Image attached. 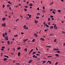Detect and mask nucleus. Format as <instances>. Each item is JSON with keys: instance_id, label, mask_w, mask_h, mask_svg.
Masks as SVG:
<instances>
[{"instance_id": "obj_36", "label": "nucleus", "mask_w": 65, "mask_h": 65, "mask_svg": "<svg viewBox=\"0 0 65 65\" xmlns=\"http://www.w3.org/2000/svg\"><path fill=\"white\" fill-rule=\"evenodd\" d=\"M54 35V34H52L50 35V36H52Z\"/></svg>"}, {"instance_id": "obj_50", "label": "nucleus", "mask_w": 65, "mask_h": 65, "mask_svg": "<svg viewBox=\"0 0 65 65\" xmlns=\"http://www.w3.org/2000/svg\"><path fill=\"white\" fill-rule=\"evenodd\" d=\"M46 62L45 61H43V63H45Z\"/></svg>"}, {"instance_id": "obj_1", "label": "nucleus", "mask_w": 65, "mask_h": 65, "mask_svg": "<svg viewBox=\"0 0 65 65\" xmlns=\"http://www.w3.org/2000/svg\"><path fill=\"white\" fill-rule=\"evenodd\" d=\"M2 26H3V27H5L6 26L5 23H3L2 24Z\"/></svg>"}, {"instance_id": "obj_15", "label": "nucleus", "mask_w": 65, "mask_h": 65, "mask_svg": "<svg viewBox=\"0 0 65 65\" xmlns=\"http://www.w3.org/2000/svg\"><path fill=\"white\" fill-rule=\"evenodd\" d=\"M34 35H35V37H37V34L35 33Z\"/></svg>"}, {"instance_id": "obj_30", "label": "nucleus", "mask_w": 65, "mask_h": 65, "mask_svg": "<svg viewBox=\"0 0 65 65\" xmlns=\"http://www.w3.org/2000/svg\"><path fill=\"white\" fill-rule=\"evenodd\" d=\"M40 55L39 54H36V56H40Z\"/></svg>"}, {"instance_id": "obj_14", "label": "nucleus", "mask_w": 65, "mask_h": 65, "mask_svg": "<svg viewBox=\"0 0 65 65\" xmlns=\"http://www.w3.org/2000/svg\"><path fill=\"white\" fill-rule=\"evenodd\" d=\"M20 54H21V52H19L18 53V56H20Z\"/></svg>"}, {"instance_id": "obj_25", "label": "nucleus", "mask_w": 65, "mask_h": 65, "mask_svg": "<svg viewBox=\"0 0 65 65\" xmlns=\"http://www.w3.org/2000/svg\"><path fill=\"white\" fill-rule=\"evenodd\" d=\"M5 36H6V35H7V33L6 32H5Z\"/></svg>"}, {"instance_id": "obj_35", "label": "nucleus", "mask_w": 65, "mask_h": 65, "mask_svg": "<svg viewBox=\"0 0 65 65\" xmlns=\"http://www.w3.org/2000/svg\"><path fill=\"white\" fill-rule=\"evenodd\" d=\"M10 6V5H7V7H9Z\"/></svg>"}, {"instance_id": "obj_55", "label": "nucleus", "mask_w": 65, "mask_h": 65, "mask_svg": "<svg viewBox=\"0 0 65 65\" xmlns=\"http://www.w3.org/2000/svg\"><path fill=\"white\" fill-rule=\"evenodd\" d=\"M38 53H39V54H40V53H40V52L39 51H38Z\"/></svg>"}, {"instance_id": "obj_48", "label": "nucleus", "mask_w": 65, "mask_h": 65, "mask_svg": "<svg viewBox=\"0 0 65 65\" xmlns=\"http://www.w3.org/2000/svg\"><path fill=\"white\" fill-rule=\"evenodd\" d=\"M54 17V16H50V17L51 18H53Z\"/></svg>"}, {"instance_id": "obj_58", "label": "nucleus", "mask_w": 65, "mask_h": 65, "mask_svg": "<svg viewBox=\"0 0 65 65\" xmlns=\"http://www.w3.org/2000/svg\"><path fill=\"white\" fill-rule=\"evenodd\" d=\"M1 51H4V49L2 48L1 49Z\"/></svg>"}, {"instance_id": "obj_39", "label": "nucleus", "mask_w": 65, "mask_h": 65, "mask_svg": "<svg viewBox=\"0 0 65 65\" xmlns=\"http://www.w3.org/2000/svg\"><path fill=\"white\" fill-rule=\"evenodd\" d=\"M46 47H51V46H46Z\"/></svg>"}, {"instance_id": "obj_53", "label": "nucleus", "mask_w": 65, "mask_h": 65, "mask_svg": "<svg viewBox=\"0 0 65 65\" xmlns=\"http://www.w3.org/2000/svg\"><path fill=\"white\" fill-rule=\"evenodd\" d=\"M36 19H39V17H36Z\"/></svg>"}, {"instance_id": "obj_12", "label": "nucleus", "mask_w": 65, "mask_h": 65, "mask_svg": "<svg viewBox=\"0 0 65 65\" xmlns=\"http://www.w3.org/2000/svg\"><path fill=\"white\" fill-rule=\"evenodd\" d=\"M4 61H6L7 60V58H4Z\"/></svg>"}, {"instance_id": "obj_41", "label": "nucleus", "mask_w": 65, "mask_h": 65, "mask_svg": "<svg viewBox=\"0 0 65 65\" xmlns=\"http://www.w3.org/2000/svg\"><path fill=\"white\" fill-rule=\"evenodd\" d=\"M58 62H56L55 63V65H57V64H58Z\"/></svg>"}, {"instance_id": "obj_47", "label": "nucleus", "mask_w": 65, "mask_h": 65, "mask_svg": "<svg viewBox=\"0 0 65 65\" xmlns=\"http://www.w3.org/2000/svg\"><path fill=\"white\" fill-rule=\"evenodd\" d=\"M35 55H34L33 56V58H35Z\"/></svg>"}, {"instance_id": "obj_57", "label": "nucleus", "mask_w": 65, "mask_h": 65, "mask_svg": "<svg viewBox=\"0 0 65 65\" xmlns=\"http://www.w3.org/2000/svg\"><path fill=\"white\" fill-rule=\"evenodd\" d=\"M40 15V14L39 13H38L37 14V15Z\"/></svg>"}, {"instance_id": "obj_21", "label": "nucleus", "mask_w": 65, "mask_h": 65, "mask_svg": "<svg viewBox=\"0 0 65 65\" xmlns=\"http://www.w3.org/2000/svg\"><path fill=\"white\" fill-rule=\"evenodd\" d=\"M50 28L51 29H53V26H52Z\"/></svg>"}, {"instance_id": "obj_51", "label": "nucleus", "mask_w": 65, "mask_h": 65, "mask_svg": "<svg viewBox=\"0 0 65 65\" xmlns=\"http://www.w3.org/2000/svg\"><path fill=\"white\" fill-rule=\"evenodd\" d=\"M18 36V35H16L14 36V37H17Z\"/></svg>"}, {"instance_id": "obj_32", "label": "nucleus", "mask_w": 65, "mask_h": 65, "mask_svg": "<svg viewBox=\"0 0 65 65\" xmlns=\"http://www.w3.org/2000/svg\"><path fill=\"white\" fill-rule=\"evenodd\" d=\"M56 40H57V39H54V42H55L56 41Z\"/></svg>"}, {"instance_id": "obj_10", "label": "nucleus", "mask_w": 65, "mask_h": 65, "mask_svg": "<svg viewBox=\"0 0 65 65\" xmlns=\"http://www.w3.org/2000/svg\"><path fill=\"white\" fill-rule=\"evenodd\" d=\"M33 49H32L31 50V51H30L29 53V54H30V53H31V52H32V51H33Z\"/></svg>"}, {"instance_id": "obj_27", "label": "nucleus", "mask_w": 65, "mask_h": 65, "mask_svg": "<svg viewBox=\"0 0 65 65\" xmlns=\"http://www.w3.org/2000/svg\"><path fill=\"white\" fill-rule=\"evenodd\" d=\"M24 29H28V27H26L24 28Z\"/></svg>"}, {"instance_id": "obj_38", "label": "nucleus", "mask_w": 65, "mask_h": 65, "mask_svg": "<svg viewBox=\"0 0 65 65\" xmlns=\"http://www.w3.org/2000/svg\"><path fill=\"white\" fill-rule=\"evenodd\" d=\"M3 53H1V56H3Z\"/></svg>"}, {"instance_id": "obj_23", "label": "nucleus", "mask_w": 65, "mask_h": 65, "mask_svg": "<svg viewBox=\"0 0 65 65\" xmlns=\"http://www.w3.org/2000/svg\"><path fill=\"white\" fill-rule=\"evenodd\" d=\"M52 57V56H51V55H50V56H48V58H50V57Z\"/></svg>"}, {"instance_id": "obj_29", "label": "nucleus", "mask_w": 65, "mask_h": 65, "mask_svg": "<svg viewBox=\"0 0 65 65\" xmlns=\"http://www.w3.org/2000/svg\"><path fill=\"white\" fill-rule=\"evenodd\" d=\"M51 20V19L50 18H48V21H50Z\"/></svg>"}, {"instance_id": "obj_8", "label": "nucleus", "mask_w": 65, "mask_h": 65, "mask_svg": "<svg viewBox=\"0 0 65 65\" xmlns=\"http://www.w3.org/2000/svg\"><path fill=\"white\" fill-rule=\"evenodd\" d=\"M40 40H41L42 41H44V40H45V39H44L40 38Z\"/></svg>"}, {"instance_id": "obj_45", "label": "nucleus", "mask_w": 65, "mask_h": 65, "mask_svg": "<svg viewBox=\"0 0 65 65\" xmlns=\"http://www.w3.org/2000/svg\"><path fill=\"white\" fill-rule=\"evenodd\" d=\"M53 13H54V14H55V13H56L54 11H53Z\"/></svg>"}, {"instance_id": "obj_62", "label": "nucleus", "mask_w": 65, "mask_h": 65, "mask_svg": "<svg viewBox=\"0 0 65 65\" xmlns=\"http://www.w3.org/2000/svg\"><path fill=\"white\" fill-rule=\"evenodd\" d=\"M26 19L27 20H29V17H27Z\"/></svg>"}, {"instance_id": "obj_11", "label": "nucleus", "mask_w": 65, "mask_h": 65, "mask_svg": "<svg viewBox=\"0 0 65 65\" xmlns=\"http://www.w3.org/2000/svg\"><path fill=\"white\" fill-rule=\"evenodd\" d=\"M4 57H6L7 58H9V57L7 55H4Z\"/></svg>"}, {"instance_id": "obj_2", "label": "nucleus", "mask_w": 65, "mask_h": 65, "mask_svg": "<svg viewBox=\"0 0 65 65\" xmlns=\"http://www.w3.org/2000/svg\"><path fill=\"white\" fill-rule=\"evenodd\" d=\"M28 40V39H27L26 40L24 39L23 41V42L24 43H25V42H26V41H27V40Z\"/></svg>"}, {"instance_id": "obj_42", "label": "nucleus", "mask_w": 65, "mask_h": 65, "mask_svg": "<svg viewBox=\"0 0 65 65\" xmlns=\"http://www.w3.org/2000/svg\"><path fill=\"white\" fill-rule=\"evenodd\" d=\"M58 28V27L57 26H56V27L55 28V29H57V28Z\"/></svg>"}, {"instance_id": "obj_37", "label": "nucleus", "mask_w": 65, "mask_h": 65, "mask_svg": "<svg viewBox=\"0 0 65 65\" xmlns=\"http://www.w3.org/2000/svg\"><path fill=\"white\" fill-rule=\"evenodd\" d=\"M53 3H53V2H52L51 4H50V5H52L53 4Z\"/></svg>"}, {"instance_id": "obj_59", "label": "nucleus", "mask_w": 65, "mask_h": 65, "mask_svg": "<svg viewBox=\"0 0 65 65\" xmlns=\"http://www.w3.org/2000/svg\"><path fill=\"white\" fill-rule=\"evenodd\" d=\"M31 15H30L29 16V18H31Z\"/></svg>"}, {"instance_id": "obj_52", "label": "nucleus", "mask_w": 65, "mask_h": 65, "mask_svg": "<svg viewBox=\"0 0 65 65\" xmlns=\"http://www.w3.org/2000/svg\"><path fill=\"white\" fill-rule=\"evenodd\" d=\"M19 19H18L16 20V22H17V21H19Z\"/></svg>"}, {"instance_id": "obj_56", "label": "nucleus", "mask_w": 65, "mask_h": 65, "mask_svg": "<svg viewBox=\"0 0 65 65\" xmlns=\"http://www.w3.org/2000/svg\"><path fill=\"white\" fill-rule=\"evenodd\" d=\"M36 50H37V51H38V48H37V47H36Z\"/></svg>"}, {"instance_id": "obj_44", "label": "nucleus", "mask_w": 65, "mask_h": 65, "mask_svg": "<svg viewBox=\"0 0 65 65\" xmlns=\"http://www.w3.org/2000/svg\"><path fill=\"white\" fill-rule=\"evenodd\" d=\"M26 25H25L24 26H23V27H24V28H26Z\"/></svg>"}, {"instance_id": "obj_4", "label": "nucleus", "mask_w": 65, "mask_h": 65, "mask_svg": "<svg viewBox=\"0 0 65 65\" xmlns=\"http://www.w3.org/2000/svg\"><path fill=\"white\" fill-rule=\"evenodd\" d=\"M53 50H54V51H58L59 50V48H57V49H56L55 48L53 49Z\"/></svg>"}, {"instance_id": "obj_54", "label": "nucleus", "mask_w": 65, "mask_h": 65, "mask_svg": "<svg viewBox=\"0 0 65 65\" xmlns=\"http://www.w3.org/2000/svg\"><path fill=\"white\" fill-rule=\"evenodd\" d=\"M4 7H5V6L4 5H3V8H4Z\"/></svg>"}, {"instance_id": "obj_9", "label": "nucleus", "mask_w": 65, "mask_h": 65, "mask_svg": "<svg viewBox=\"0 0 65 65\" xmlns=\"http://www.w3.org/2000/svg\"><path fill=\"white\" fill-rule=\"evenodd\" d=\"M5 19H6V18H5L3 17L2 18V20L3 21H4V20H5Z\"/></svg>"}, {"instance_id": "obj_60", "label": "nucleus", "mask_w": 65, "mask_h": 65, "mask_svg": "<svg viewBox=\"0 0 65 65\" xmlns=\"http://www.w3.org/2000/svg\"><path fill=\"white\" fill-rule=\"evenodd\" d=\"M50 23H51V22H49V23L48 24V25H50Z\"/></svg>"}, {"instance_id": "obj_18", "label": "nucleus", "mask_w": 65, "mask_h": 65, "mask_svg": "<svg viewBox=\"0 0 65 65\" xmlns=\"http://www.w3.org/2000/svg\"><path fill=\"white\" fill-rule=\"evenodd\" d=\"M10 41H8L7 43L8 44H10Z\"/></svg>"}, {"instance_id": "obj_19", "label": "nucleus", "mask_w": 65, "mask_h": 65, "mask_svg": "<svg viewBox=\"0 0 65 65\" xmlns=\"http://www.w3.org/2000/svg\"><path fill=\"white\" fill-rule=\"evenodd\" d=\"M24 50L25 51H26L27 52V48H26Z\"/></svg>"}, {"instance_id": "obj_26", "label": "nucleus", "mask_w": 65, "mask_h": 65, "mask_svg": "<svg viewBox=\"0 0 65 65\" xmlns=\"http://www.w3.org/2000/svg\"><path fill=\"white\" fill-rule=\"evenodd\" d=\"M8 3H9V4H11V3H10V2H8Z\"/></svg>"}, {"instance_id": "obj_16", "label": "nucleus", "mask_w": 65, "mask_h": 65, "mask_svg": "<svg viewBox=\"0 0 65 65\" xmlns=\"http://www.w3.org/2000/svg\"><path fill=\"white\" fill-rule=\"evenodd\" d=\"M55 56H57V57H59V54H55Z\"/></svg>"}, {"instance_id": "obj_3", "label": "nucleus", "mask_w": 65, "mask_h": 65, "mask_svg": "<svg viewBox=\"0 0 65 65\" xmlns=\"http://www.w3.org/2000/svg\"><path fill=\"white\" fill-rule=\"evenodd\" d=\"M5 39L7 40H8V36H6V37H5Z\"/></svg>"}, {"instance_id": "obj_31", "label": "nucleus", "mask_w": 65, "mask_h": 65, "mask_svg": "<svg viewBox=\"0 0 65 65\" xmlns=\"http://www.w3.org/2000/svg\"><path fill=\"white\" fill-rule=\"evenodd\" d=\"M61 11V10H58V12H59V13H60V12H60V11Z\"/></svg>"}, {"instance_id": "obj_5", "label": "nucleus", "mask_w": 65, "mask_h": 65, "mask_svg": "<svg viewBox=\"0 0 65 65\" xmlns=\"http://www.w3.org/2000/svg\"><path fill=\"white\" fill-rule=\"evenodd\" d=\"M33 61V60H30L28 61V63H31V62H32Z\"/></svg>"}, {"instance_id": "obj_28", "label": "nucleus", "mask_w": 65, "mask_h": 65, "mask_svg": "<svg viewBox=\"0 0 65 65\" xmlns=\"http://www.w3.org/2000/svg\"><path fill=\"white\" fill-rule=\"evenodd\" d=\"M33 6V5H32V4H30L29 5V6Z\"/></svg>"}, {"instance_id": "obj_7", "label": "nucleus", "mask_w": 65, "mask_h": 65, "mask_svg": "<svg viewBox=\"0 0 65 65\" xmlns=\"http://www.w3.org/2000/svg\"><path fill=\"white\" fill-rule=\"evenodd\" d=\"M56 52L57 53V54H59V53H60V51H56Z\"/></svg>"}, {"instance_id": "obj_49", "label": "nucleus", "mask_w": 65, "mask_h": 65, "mask_svg": "<svg viewBox=\"0 0 65 65\" xmlns=\"http://www.w3.org/2000/svg\"><path fill=\"white\" fill-rule=\"evenodd\" d=\"M45 22H43V25H45Z\"/></svg>"}, {"instance_id": "obj_46", "label": "nucleus", "mask_w": 65, "mask_h": 65, "mask_svg": "<svg viewBox=\"0 0 65 65\" xmlns=\"http://www.w3.org/2000/svg\"><path fill=\"white\" fill-rule=\"evenodd\" d=\"M62 33H63V34H65V32L62 31Z\"/></svg>"}, {"instance_id": "obj_63", "label": "nucleus", "mask_w": 65, "mask_h": 65, "mask_svg": "<svg viewBox=\"0 0 65 65\" xmlns=\"http://www.w3.org/2000/svg\"><path fill=\"white\" fill-rule=\"evenodd\" d=\"M46 26L47 27H48V25H46Z\"/></svg>"}, {"instance_id": "obj_22", "label": "nucleus", "mask_w": 65, "mask_h": 65, "mask_svg": "<svg viewBox=\"0 0 65 65\" xmlns=\"http://www.w3.org/2000/svg\"><path fill=\"white\" fill-rule=\"evenodd\" d=\"M56 27V24H55L54 26V28H55Z\"/></svg>"}, {"instance_id": "obj_24", "label": "nucleus", "mask_w": 65, "mask_h": 65, "mask_svg": "<svg viewBox=\"0 0 65 65\" xmlns=\"http://www.w3.org/2000/svg\"><path fill=\"white\" fill-rule=\"evenodd\" d=\"M35 41V39H33L32 40V42H34V41Z\"/></svg>"}, {"instance_id": "obj_13", "label": "nucleus", "mask_w": 65, "mask_h": 65, "mask_svg": "<svg viewBox=\"0 0 65 65\" xmlns=\"http://www.w3.org/2000/svg\"><path fill=\"white\" fill-rule=\"evenodd\" d=\"M35 22L36 24H37L38 23V21L36 20H35Z\"/></svg>"}, {"instance_id": "obj_43", "label": "nucleus", "mask_w": 65, "mask_h": 65, "mask_svg": "<svg viewBox=\"0 0 65 65\" xmlns=\"http://www.w3.org/2000/svg\"><path fill=\"white\" fill-rule=\"evenodd\" d=\"M16 64L17 65H20V63H16Z\"/></svg>"}, {"instance_id": "obj_40", "label": "nucleus", "mask_w": 65, "mask_h": 65, "mask_svg": "<svg viewBox=\"0 0 65 65\" xmlns=\"http://www.w3.org/2000/svg\"><path fill=\"white\" fill-rule=\"evenodd\" d=\"M3 37H5V34H3Z\"/></svg>"}, {"instance_id": "obj_17", "label": "nucleus", "mask_w": 65, "mask_h": 65, "mask_svg": "<svg viewBox=\"0 0 65 65\" xmlns=\"http://www.w3.org/2000/svg\"><path fill=\"white\" fill-rule=\"evenodd\" d=\"M36 52H33L32 55H34V54H36Z\"/></svg>"}, {"instance_id": "obj_34", "label": "nucleus", "mask_w": 65, "mask_h": 65, "mask_svg": "<svg viewBox=\"0 0 65 65\" xmlns=\"http://www.w3.org/2000/svg\"><path fill=\"white\" fill-rule=\"evenodd\" d=\"M44 8H45V7H44V6H43V9L44 10V9H44Z\"/></svg>"}, {"instance_id": "obj_33", "label": "nucleus", "mask_w": 65, "mask_h": 65, "mask_svg": "<svg viewBox=\"0 0 65 65\" xmlns=\"http://www.w3.org/2000/svg\"><path fill=\"white\" fill-rule=\"evenodd\" d=\"M24 10H25V11H27V9H26V8H25L24 9Z\"/></svg>"}, {"instance_id": "obj_64", "label": "nucleus", "mask_w": 65, "mask_h": 65, "mask_svg": "<svg viewBox=\"0 0 65 65\" xmlns=\"http://www.w3.org/2000/svg\"><path fill=\"white\" fill-rule=\"evenodd\" d=\"M21 34H24V33L23 32H21Z\"/></svg>"}, {"instance_id": "obj_6", "label": "nucleus", "mask_w": 65, "mask_h": 65, "mask_svg": "<svg viewBox=\"0 0 65 65\" xmlns=\"http://www.w3.org/2000/svg\"><path fill=\"white\" fill-rule=\"evenodd\" d=\"M47 62H49L50 64H52V61L50 60H48L47 61Z\"/></svg>"}, {"instance_id": "obj_20", "label": "nucleus", "mask_w": 65, "mask_h": 65, "mask_svg": "<svg viewBox=\"0 0 65 65\" xmlns=\"http://www.w3.org/2000/svg\"><path fill=\"white\" fill-rule=\"evenodd\" d=\"M20 49H21V47H19L17 48L18 50H19Z\"/></svg>"}, {"instance_id": "obj_61", "label": "nucleus", "mask_w": 65, "mask_h": 65, "mask_svg": "<svg viewBox=\"0 0 65 65\" xmlns=\"http://www.w3.org/2000/svg\"><path fill=\"white\" fill-rule=\"evenodd\" d=\"M2 48H5V47H2Z\"/></svg>"}]
</instances>
